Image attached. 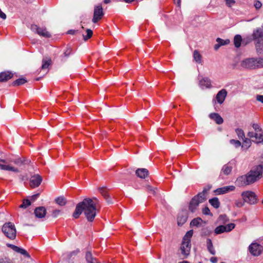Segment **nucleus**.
<instances>
[{
  "instance_id": "1",
  "label": "nucleus",
  "mask_w": 263,
  "mask_h": 263,
  "mask_svg": "<svg viewBox=\"0 0 263 263\" xmlns=\"http://www.w3.org/2000/svg\"><path fill=\"white\" fill-rule=\"evenodd\" d=\"M98 199L96 198H85L82 202H79L76 205L73 217L78 218L83 212L88 221L91 222L94 220L96 216Z\"/></svg>"
},
{
  "instance_id": "2",
  "label": "nucleus",
  "mask_w": 263,
  "mask_h": 263,
  "mask_svg": "<svg viewBox=\"0 0 263 263\" xmlns=\"http://www.w3.org/2000/svg\"><path fill=\"white\" fill-rule=\"evenodd\" d=\"M262 171V165H257L247 174L238 177L235 181V184L238 186H243L252 184L260 178Z\"/></svg>"
},
{
  "instance_id": "3",
  "label": "nucleus",
  "mask_w": 263,
  "mask_h": 263,
  "mask_svg": "<svg viewBox=\"0 0 263 263\" xmlns=\"http://www.w3.org/2000/svg\"><path fill=\"white\" fill-rule=\"evenodd\" d=\"M210 189V187L209 186L205 187L202 192L198 193L191 199L189 205V210L191 212H195L198 209L199 204L203 203L206 200V194Z\"/></svg>"
},
{
  "instance_id": "4",
  "label": "nucleus",
  "mask_w": 263,
  "mask_h": 263,
  "mask_svg": "<svg viewBox=\"0 0 263 263\" xmlns=\"http://www.w3.org/2000/svg\"><path fill=\"white\" fill-rule=\"evenodd\" d=\"M252 37L257 53L263 54V25L254 30Z\"/></svg>"
},
{
  "instance_id": "5",
  "label": "nucleus",
  "mask_w": 263,
  "mask_h": 263,
  "mask_svg": "<svg viewBox=\"0 0 263 263\" xmlns=\"http://www.w3.org/2000/svg\"><path fill=\"white\" fill-rule=\"evenodd\" d=\"M240 66L246 69H256L263 67V58H247L242 60Z\"/></svg>"
},
{
  "instance_id": "6",
  "label": "nucleus",
  "mask_w": 263,
  "mask_h": 263,
  "mask_svg": "<svg viewBox=\"0 0 263 263\" xmlns=\"http://www.w3.org/2000/svg\"><path fill=\"white\" fill-rule=\"evenodd\" d=\"M2 231L4 235L11 240H14L16 236V230L14 223L6 222L2 227Z\"/></svg>"
},
{
  "instance_id": "7",
  "label": "nucleus",
  "mask_w": 263,
  "mask_h": 263,
  "mask_svg": "<svg viewBox=\"0 0 263 263\" xmlns=\"http://www.w3.org/2000/svg\"><path fill=\"white\" fill-rule=\"evenodd\" d=\"M253 128L254 132H249L248 134V136L252 139V141L259 143L263 142V132L261 128L257 124H253Z\"/></svg>"
},
{
  "instance_id": "8",
  "label": "nucleus",
  "mask_w": 263,
  "mask_h": 263,
  "mask_svg": "<svg viewBox=\"0 0 263 263\" xmlns=\"http://www.w3.org/2000/svg\"><path fill=\"white\" fill-rule=\"evenodd\" d=\"M241 196L245 202L249 204H255L257 202V196L252 191H247L242 192Z\"/></svg>"
},
{
  "instance_id": "9",
  "label": "nucleus",
  "mask_w": 263,
  "mask_h": 263,
  "mask_svg": "<svg viewBox=\"0 0 263 263\" xmlns=\"http://www.w3.org/2000/svg\"><path fill=\"white\" fill-rule=\"evenodd\" d=\"M30 29L32 31L44 37H50L51 35L46 28H41L37 25L33 24L31 25Z\"/></svg>"
},
{
  "instance_id": "10",
  "label": "nucleus",
  "mask_w": 263,
  "mask_h": 263,
  "mask_svg": "<svg viewBox=\"0 0 263 263\" xmlns=\"http://www.w3.org/2000/svg\"><path fill=\"white\" fill-rule=\"evenodd\" d=\"M104 15L103 8L101 5L95 6L94 8L93 16L92 21L94 23H96L100 20Z\"/></svg>"
},
{
  "instance_id": "11",
  "label": "nucleus",
  "mask_w": 263,
  "mask_h": 263,
  "mask_svg": "<svg viewBox=\"0 0 263 263\" xmlns=\"http://www.w3.org/2000/svg\"><path fill=\"white\" fill-rule=\"evenodd\" d=\"M250 253L254 256H259L263 250V247L257 243H252L249 248Z\"/></svg>"
},
{
  "instance_id": "12",
  "label": "nucleus",
  "mask_w": 263,
  "mask_h": 263,
  "mask_svg": "<svg viewBox=\"0 0 263 263\" xmlns=\"http://www.w3.org/2000/svg\"><path fill=\"white\" fill-rule=\"evenodd\" d=\"M234 228L235 224L234 223H229L226 226H219L215 229V233L217 234H219L223 232H230Z\"/></svg>"
},
{
  "instance_id": "13",
  "label": "nucleus",
  "mask_w": 263,
  "mask_h": 263,
  "mask_svg": "<svg viewBox=\"0 0 263 263\" xmlns=\"http://www.w3.org/2000/svg\"><path fill=\"white\" fill-rule=\"evenodd\" d=\"M42 181V177L39 174L32 176L30 179V185L31 187L34 188L39 186Z\"/></svg>"
},
{
  "instance_id": "14",
  "label": "nucleus",
  "mask_w": 263,
  "mask_h": 263,
  "mask_svg": "<svg viewBox=\"0 0 263 263\" xmlns=\"http://www.w3.org/2000/svg\"><path fill=\"white\" fill-rule=\"evenodd\" d=\"M191 242L189 241H182L180 249L181 251V254L186 257L190 254L191 250Z\"/></svg>"
},
{
  "instance_id": "15",
  "label": "nucleus",
  "mask_w": 263,
  "mask_h": 263,
  "mask_svg": "<svg viewBox=\"0 0 263 263\" xmlns=\"http://www.w3.org/2000/svg\"><path fill=\"white\" fill-rule=\"evenodd\" d=\"M235 190V186L234 185L225 186L217 189L214 191V193L216 195H221L234 191Z\"/></svg>"
},
{
  "instance_id": "16",
  "label": "nucleus",
  "mask_w": 263,
  "mask_h": 263,
  "mask_svg": "<svg viewBox=\"0 0 263 263\" xmlns=\"http://www.w3.org/2000/svg\"><path fill=\"white\" fill-rule=\"evenodd\" d=\"M34 213L36 218H44L46 214V209L44 206H39L34 210Z\"/></svg>"
},
{
  "instance_id": "17",
  "label": "nucleus",
  "mask_w": 263,
  "mask_h": 263,
  "mask_svg": "<svg viewBox=\"0 0 263 263\" xmlns=\"http://www.w3.org/2000/svg\"><path fill=\"white\" fill-rule=\"evenodd\" d=\"M227 95V91L226 89H222L220 90L217 94L216 98L218 103L222 104Z\"/></svg>"
},
{
  "instance_id": "18",
  "label": "nucleus",
  "mask_w": 263,
  "mask_h": 263,
  "mask_svg": "<svg viewBox=\"0 0 263 263\" xmlns=\"http://www.w3.org/2000/svg\"><path fill=\"white\" fill-rule=\"evenodd\" d=\"M12 77L13 74L10 72H2L0 73V82L7 81Z\"/></svg>"
},
{
  "instance_id": "19",
  "label": "nucleus",
  "mask_w": 263,
  "mask_h": 263,
  "mask_svg": "<svg viewBox=\"0 0 263 263\" xmlns=\"http://www.w3.org/2000/svg\"><path fill=\"white\" fill-rule=\"evenodd\" d=\"M136 174L140 178H145L148 175V171L146 168H138L136 171Z\"/></svg>"
},
{
  "instance_id": "20",
  "label": "nucleus",
  "mask_w": 263,
  "mask_h": 263,
  "mask_svg": "<svg viewBox=\"0 0 263 263\" xmlns=\"http://www.w3.org/2000/svg\"><path fill=\"white\" fill-rule=\"evenodd\" d=\"M211 119L214 120L218 124H221L223 123V120L221 117L218 114L213 113L210 115Z\"/></svg>"
},
{
  "instance_id": "21",
  "label": "nucleus",
  "mask_w": 263,
  "mask_h": 263,
  "mask_svg": "<svg viewBox=\"0 0 263 263\" xmlns=\"http://www.w3.org/2000/svg\"><path fill=\"white\" fill-rule=\"evenodd\" d=\"M232 170V166L229 164L224 165L222 168L220 176H222V174L225 175H229L231 173Z\"/></svg>"
},
{
  "instance_id": "22",
  "label": "nucleus",
  "mask_w": 263,
  "mask_h": 263,
  "mask_svg": "<svg viewBox=\"0 0 263 263\" xmlns=\"http://www.w3.org/2000/svg\"><path fill=\"white\" fill-rule=\"evenodd\" d=\"M99 192L102 195V196L105 198L106 201L108 203H112L111 199L110 198L109 195H108V193L107 192V191L106 189L104 187H100L99 188Z\"/></svg>"
},
{
  "instance_id": "23",
  "label": "nucleus",
  "mask_w": 263,
  "mask_h": 263,
  "mask_svg": "<svg viewBox=\"0 0 263 263\" xmlns=\"http://www.w3.org/2000/svg\"><path fill=\"white\" fill-rule=\"evenodd\" d=\"M85 258L88 263H100L97 261L95 258L92 257L91 253L89 251H87L86 252Z\"/></svg>"
},
{
  "instance_id": "24",
  "label": "nucleus",
  "mask_w": 263,
  "mask_h": 263,
  "mask_svg": "<svg viewBox=\"0 0 263 263\" xmlns=\"http://www.w3.org/2000/svg\"><path fill=\"white\" fill-rule=\"evenodd\" d=\"M187 220V217L183 213L179 214L177 217V223L178 226H182L185 223Z\"/></svg>"
},
{
  "instance_id": "25",
  "label": "nucleus",
  "mask_w": 263,
  "mask_h": 263,
  "mask_svg": "<svg viewBox=\"0 0 263 263\" xmlns=\"http://www.w3.org/2000/svg\"><path fill=\"white\" fill-rule=\"evenodd\" d=\"M206 246H207V249L209 252L212 254L215 255V251L214 250V248L213 246V243L212 242V240L211 239L208 238L206 240Z\"/></svg>"
},
{
  "instance_id": "26",
  "label": "nucleus",
  "mask_w": 263,
  "mask_h": 263,
  "mask_svg": "<svg viewBox=\"0 0 263 263\" xmlns=\"http://www.w3.org/2000/svg\"><path fill=\"white\" fill-rule=\"evenodd\" d=\"M51 64V60L50 58L43 59L42 60V69L45 70L48 68Z\"/></svg>"
},
{
  "instance_id": "27",
  "label": "nucleus",
  "mask_w": 263,
  "mask_h": 263,
  "mask_svg": "<svg viewBox=\"0 0 263 263\" xmlns=\"http://www.w3.org/2000/svg\"><path fill=\"white\" fill-rule=\"evenodd\" d=\"M200 85L206 88H210L211 87V81L208 78H203L200 81Z\"/></svg>"
},
{
  "instance_id": "28",
  "label": "nucleus",
  "mask_w": 263,
  "mask_h": 263,
  "mask_svg": "<svg viewBox=\"0 0 263 263\" xmlns=\"http://www.w3.org/2000/svg\"><path fill=\"white\" fill-rule=\"evenodd\" d=\"M242 37L240 35H236L234 38V44L236 48H238L241 45Z\"/></svg>"
},
{
  "instance_id": "29",
  "label": "nucleus",
  "mask_w": 263,
  "mask_h": 263,
  "mask_svg": "<svg viewBox=\"0 0 263 263\" xmlns=\"http://www.w3.org/2000/svg\"><path fill=\"white\" fill-rule=\"evenodd\" d=\"M55 201L58 204H59L60 206H64L67 203L66 199L63 196H60L57 198L55 199Z\"/></svg>"
},
{
  "instance_id": "30",
  "label": "nucleus",
  "mask_w": 263,
  "mask_h": 263,
  "mask_svg": "<svg viewBox=\"0 0 263 263\" xmlns=\"http://www.w3.org/2000/svg\"><path fill=\"white\" fill-rule=\"evenodd\" d=\"M210 203L215 208L217 209L220 206V202L217 197L209 200Z\"/></svg>"
},
{
  "instance_id": "31",
  "label": "nucleus",
  "mask_w": 263,
  "mask_h": 263,
  "mask_svg": "<svg viewBox=\"0 0 263 263\" xmlns=\"http://www.w3.org/2000/svg\"><path fill=\"white\" fill-rule=\"evenodd\" d=\"M72 49L70 47H67L66 50L63 53V55L61 56V60L65 61L66 59L69 57L71 53Z\"/></svg>"
},
{
  "instance_id": "32",
  "label": "nucleus",
  "mask_w": 263,
  "mask_h": 263,
  "mask_svg": "<svg viewBox=\"0 0 263 263\" xmlns=\"http://www.w3.org/2000/svg\"><path fill=\"white\" fill-rule=\"evenodd\" d=\"M13 162L17 165H21L24 164H27L29 163V161L26 160L25 159H22L21 158H18L17 159H15Z\"/></svg>"
},
{
  "instance_id": "33",
  "label": "nucleus",
  "mask_w": 263,
  "mask_h": 263,
  "mask_svg": "<svg viewBox=\"0 0 263 263\" xmlns=\"http://www.w3.org/2000/svg\"><path fill=\"white\" fill-rule=\"evenodd\" d=\"M202 221V220L201 218H194L193 219L191 222V225L192 226H196V227H198L199 226L201 222Z\"/></svg>"
},
{
  "instance_id": "34",
  "label": "nucleus",
  "mask_w": 263,
  "mask_h": 263,
  "mask_svg": "<svg viewBox=\"0 0 263 263\" xmlns=\"http://www.w3.org/2000/svg\"><path fill=\"white\" fill-rule=\"evenodd\" d=\"M193 56L195 61L198 63L201 62V56L199 52L197 50L194 51Z\"/></svg>"
},
{
  "instance_id": "35",
  "label": "nucleus",
  "mask_w": 263,
  "mask_h": 263,
  "mask_svg": "<svg viewBox=\"0 0 263 263\" xmlns=\"http://www.w3.org/2000/svg\"><path fill=\"white\" fill-rule=\"evenodd\" d=\"M27 82V80L24 78H20L13 82V85L20 86Z\"/></svg>"
},
{
  "instance_id": "36",
  "label": "nucleus",
  "mask_w": 263,
  "mask_h": 263,
  "mask_svg": "<svg viewBox=\"0 0 263 263\" xmlns=\"http://www.w3.org/2000/svg\"><path fill=\"white\" fill-rule=\"evenodd\" d=\"M31 202L30 200L28 199H24L23 201V203L22 204L20 205V208L22 209H26L28 206L31 205Z\"/></svg>"
},
{
  "instance_id": "37",
  "label": "nucleus",
  "mask_w": 263,
  "mask_h": 263,
  "mask_svg": "<svg viewBox=\"0 0 263 263\" xmlns=\"http://www.w3.org/2000/svg\"><path fill=\"white\" fill-rule=\"evenodd\" d=\"M16 252L19 253L28 258H30V256L28 254V253L25 249H24L23 248H21L18 247V248L16 250Z\"/></svg>"
},
{
  "instance_id": "38",
  "label": "nucleus",
  "mask_w": 263,
  "mask_h": 263,
  "mask_svg": "<svg viewBox=\"0 0 263 263\" xmlns=\"http://www.w3.org/2000/svg\"><path fill=\"white\" fill-rule=\"evenodd\" d=\"M193 233L192 230L188 231L184 236L183 240L191 242V238L193 235Z\"/></svg>"
},
{
  "instance_id": "39",
  "label": "nucleus",
  "mask_w": 263,
  "mask_h": 263,
  "mask_svg": "<svg viewBox=\"0 0 263 263\" xmlns=\"http://www.w3.org/2000/svg\"><path fill=\"white\" fill-rule=\"evenodd\" d=\"M216 42L219 43L220 46L227 45L230 42L229 40H224L220 38H217L216 39Z\"/></svg>"
},
{
  "instance_id": "40",
  "label": "nucleus",
  "mask_w": 263,
  "mask_h": 263,
  "mask_svg": "<svg viewBox=\"0 0 263 263\" xmlns=\"http://www.w3.org/2000/svg\"><path fill=\"white\" fill-rule=\"evenodd\" d=\"M251 144V142L250 139H246L242 143V147L247 149L249 148Z\"/></svg>"
},
{
  "instance_id": "41",
  "label": "nucleus",
  "mask_w": 263,
  "mask_h": 263,
  "mask_svg": "<svg viewBox=\"0 0 263 263\" xmlns=\"http://www.w3.org/2000/svg\"><path fill=\"white\" fill-rule=\"evenodd\" d=\"M87 35H83V39L85 41L87 40L89 38H90L92 35V31L91 29H87L86 30Z\"/></svg>"
},
{
  "instance_id": "42",
  "label": "nucleus",
  "mask_w": 263,
  "mask_h": 263,
  "mask_svg": "<svg viewBox=\"0 0 263 263\" xmlns=\"http://www.w3.org/2000/svg\"><path fill=\"white\" fill-rule=\"evenodd\" d=\"M245 203L246 202H245V201L243 199L242 200L238 199V200H237L235 201V205L238 208H241V207H242L245 205Z\"/></svg>"
},
{
  "instance_id": "43",
  "label": "nucleus",
  "mask_w": 263,
  "mask_h": 263,
  "mask_svg": "<svg viewBox=\"0 0 263 263\" xmlns=\"http://www.w3.org/2000/svg\"><path fill=\"white\" fill-rule=\"evenodd\" d=\"M236 133L239 138H243L245 137V134L243 131L240 128H237L236 129Z\"/></svg>"
},
{
  "instance_id": "44",
  "label": "nucleus",
  "mask_w": 263,
  "mask_h": 263,
  "mask_svg": "<svg viewBox=\"0 0 263 263\" xmlns=\"http://www.w3.org/2000/svg\"><path fill=\"white\" fill-rule=\"evenodd\" d=\"M230 143L234 145L235 147H238L241 145V143L238 140H236L234 139H232L230 141Z\"/></svg>"
},
{
  "instance_id": "45",
  "label": "nucleus",
  "mask_w": 263,
  "mask_h": 263,
  "mask_svg": "<svg viewBox=\"0 0 263 263\" xmlns=\"http://www.w3.org/2000/svg\"><path fill=\"white\" fill-rule=\"evenodd\" d=\"M254 6L255 7L256 10H258L261 7L262 4L260 1L258 0H255L254 1Z\"/></svg>"
},
{
  "instance_id": "46",
  "label": "nucleus",
  "mask_w": 263,
  "mask_h": 263,
  "mask_svg": "<svg viewBox=\"0 0 263 263\" xmlns=\"http://www.w3.org/2000/svg\"><path fill=\"white\" fill-rule=\"evenodd\" d=\"M225 1L226 5L230 8L233 6L236 3L235 0H225Z\"/></svg>"
},
{
  "instance_id": "47",
  "label": "nucleus",
  "mask_w": 263,
  "mask_h": 263,
  "mask_svg": "<svg viewBox=\"0 0 263 263\" xmlns=\"http://www.w3.org/2000/svg\"><path fill=\"white\" fill-rule=\"evenodd\" d=\"M61 213V211L59 210H55L53 211L52 216L54 218L57 217Z\"/></svg>"
},
{
  "instance_id": "48",
  "label": "nucleus",
  "mask_w": 263,
  "mask_h": 263,
  "mask_svg": "<svg viewBox=\"0 0 263 263\" xmlns=\"http://www.w3.org/2000/svg\"><path fill=\"white\" fill-rule=\"evenodd\" d=\"M202 213L206 215H212L210 212V209L208 207H205L203 209Z\"/></svg>"
},
{
  "instance_id": "49",
  "label": "nucleus",
  "mask_w": 263,
  "mask_h": 263,
  "mask_svg": "<svg viewBox=\"0 0 263 263\" xmlns=\"http://www.w3.org/2000/svg\"><path fill=\"white\" fill-rule=\"evenodd\" d=\"M7 246L11 248L13 250H14L15 252H16V250L18 249V247L17 246H16L15 245L7 243Z\"/></svg>"
},
{
  "instance_id": "50",
  "label": "nucleus",
  "mask_w": 263,
  "mask_h": 263,
  "mask_svg": "<svg viewBox=\"0 0 263 263\" xmlns=\"http://www.w3.org/2000/svg\"><path fill=\"white\" fill-rule=\"evenodd\" d=\"M10 165L0 164V169L2 170L9 171Z\"/></svg>"
},
{
  "instance_id": "51",
  "label": "nucleus",
  "mask_w": 263,
  "mask_h": 263,
  "mask_svg": "<svg viewBox=\"0 0 263 263\" xmlns=\"http://www.w3.org/2000/svg\"><path fill=\"white\" fill-rule=\"evenodd\" d=\"M79 252V250H74L73 251L71 252L68 254V258L70 259V257H72L73 255H76Z\"/></svg>"
},
{
  "instance_id": "52",
  "label": "nucleus",
  "mask_w": 263,
  "mask_h": 263,
  "mask_svg": "<svg viewBox=\"0 0 263 263\" xmlns=\"http://www.w3.org/2000/svg\"><path fill=\"white\" fill-rule=\"evenodd\" d=\"M9 171H12L14 172H19V170L18 168L14 167L11 166H9Z\"/></svg>"
},
{
  "instance_id": "53",
  "label": "nucleus",
  "mask_w": 263,
  "mask_h": 263,
  "mask_svg": "<svg viewBox=\"0 0 263 263\" xmlns=\"http://www.w3.org/2000/svg\"><path fill=\"white\" fill-rule=\"evenodd\" d=\"M256 100L263 103V96L262 95H257L256 96Z\"/></svg>"
},
{
  "instance_id": "54",
  "label": "nucleus",
  "mask_w": 263,
  "mask_h": 263,
  "mask_svg": "<svg viewBox=\"0 0 263 263\" xmlns=\"http://www.w3.org/2000/svg\"><path fill=\"white\" fill-rule=\"evenodd\" d=\"M147 190L148 191L151 192V193H152L153 194H155V190L154 189H153L152 186H148L147 187Z\"/></svg>"
},
{
  "instance_id": "55",
  "label": "nucleus",
  "mask_w": 263,
  "mask_h": 263,
  "mask_svg": "<svg viewBox=\"0 0 263 263\" xmlns=\"http://www.w3.org/2000/svg\"><path fill=\"white\" fill-rule=\"evenodd\" d=\"M39 195V194H34V195H32V196L30 197L31 200L32 201H34L38 197Z\"/></svg>"
},
{
  "instance_id": "56",
  "label": "nucleus",
  "mask_w": 263,
  "mask_h": 263,
  "mask_svg": "<svg viewBox=\"0 0 263 263\" xmlns=\"http://www.w3.org/2000/svg\"><path fill=\"white\" fill-rule=\"evenodd\" d=\"M0 17L4 20L6 19V15L4 12H3L1 9H0Z\"/></svg>"
},
{
  "instance_id": "57",
  "label": "nucleus",
  "mask_w": 263,
  "mask_h": 263,
  "mask_svg": "<svg viewBox=\"0 0 263 263\" xmlns=\"http://www.w3.org/2000/svg\"><path fill=\"white\" fill-rule=\"evenodd\" d=\"M210 261L213 263H216L217 262V258L216 257H212L211 258Z\"/></svg>"
},
{
  "instance_id": "58",
  "label": "nucleus",
  "mask_w": 263,
  "mask_h": 263,
  "mask_svg": "<svg viewBox=\"0 0 263 263\" xmlns=\"http://www.w3.org/2000/svg\"><path fill=\"white\" fill-rule=\"evenodd\" d=\"M77 31L75 30H69L68 31L67 33L70 34H74Z\"/></svg>"
},
{
  "instance_id": "59",
  "label": "nucleus",
  "mask_w": 263,
  "mask_h": 263,
  "mask_svg": "<svg viewBox=\"0 0 263 263\" xmlns=\"http://www.w3.org/2000/svg\"><path fill=\"white\" fill-rule=\"evenodd\" d=\"M220 46H221L220 45L219 43H217V44L215 45L214 49L215 50H217L219 48Z\"/></svg>"
},
{
  "instance_id": "60",
  "label": "nucleus",
  "mask_w": 263,
  "mask_h": 263,
  "mask_svg": "<svg viewBox=\"0 0 263 263\" xmlns=\"http://www.w3.org/2000/svg\"><path fill=\"white\" fill-rule=\"evenodd\" d=\"M178 263H190V262H189L188 261L184 260V261H180Z\"/></svg>"
},
{
  "instance_id": "61",
  "label": "nucleus",
  "mask_w": 263,
  "mask_h": 263,
  "mask_svg": "<svg viewBox=\"0 0 263 263\" xmlns=\"http://www.w3.org/2000/svg\"><path fill=\"white\" fill-rule=\"evenodd\" d=\"M110 0H104V2L105 4H108L110 2Z\"/></svg>"
},
{
  "instance_id": "62",
  "label": "nucleus",
  "mask_w": 263,
  "mask_h": 263,
  "mask_svg": "<svg viewBox=\"0 0 263 263\" xmlns=\"http://www.w3.org/2000/svg\"><path fill=\"white\" fill-rule=\"evenodd\" d=\"M181 0H177V4L179 7L180 6Z\"/></svg>"
},
{
  "instance_id": "63",
  "label": "nucleus",
  "mask_w": 263,
  "mask_h": 263,
  "mask_svg": "<svg viewBox=\"0 0 263 263\" xmlns=\"http://www.w3.org/2000/svg\"><path fill=\"white\" fill-rule=\"evenodd\" d=\"M123 1H124L126 3H132V0H123Z\"/></svg>"
},
{
  "instance_id": "64",
  "label": "nucleus",
  "mask_w": 263,
  "mask_h": 263,
  "mask_svg": "<svg viewBox=\"0 0 263 263\" xmlns=\"http://www.w3.org/2000/svg\"><path fill=\"white\" fill-rule=\"evenodd\" d=\"M0 263H9V262L8 261H7L3 260V261H1L0 262Z\"/></svg>"
}]
</instances>
